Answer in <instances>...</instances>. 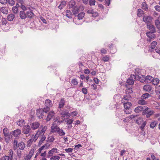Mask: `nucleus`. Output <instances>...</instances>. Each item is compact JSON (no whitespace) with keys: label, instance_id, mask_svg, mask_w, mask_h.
Instances as JSON below:
<instances>
[{"label":"nucleus","instance_id":"obj_1","mask_svg":"<svg viewBox=\"0 0 160 160\" xmlns=\"http://www.w3.org/2000/svg\"><path fill=\"white\" fill-rule=\"evenodd\" d=\"M144 110L142 112V114L143 116H145L147 118L150 117L154 113V111L151 110L147 107H146Z\"/></svg>","mask_w":160,"mask_h":160},{"label":"nucleus","instance_id":"obj_2","mask_svg":"<svg viewBox=\"0 0 160 160\" xmlns=\"http://www.w3.org/2000/svg\"><path fill=\"white\" fill-rule=\"evenodd\" d=\"M32 129L30 125H27L23 126L22 129V132L26 135L29 136L32 133Z\"/></svg>","mask_w":160,"mask_h":160},{"label":"nucleus","instance_id":"obj_3","mask_svg":"<svg viewBox=\"0 0 160 160\" xmlns=\"http://www.w3.org/2000/svg\"><path fill=\"white\" fill-rule=\"evenodd\" d=\"M45 105L46 107L44 108V111H45V112L47 113L50 110V108L51 107L52 105V102L50 100L47 99L45 101Z\"/></svg>","mask_w":160,"mask_h":160},{"label":"nucleus","instance_id":"obj_4","mask_svg":"<svg viewBox=\"0 0 160 160\" xmlns=\"http://www.w3.org/2000/svg\"><path fill=\"white\" fill-rule=\"evenodd\" d=\"M40 125V123L38 122L31 123L30 126L32 130H35L38 128Z\"/></svg>","mask_w":160,"mask_h":160},{"label":"nucleus","instance_id":"obj_5","mask_svg":"<svg viewBox=\"0 0 160 160\" xmlns=\"http://www.w3.org/2000/svg\"><path fill=\"white\" fill-rule=\"evenodd\" d=\"M137 77L134 75H132L127 80V82L129 85H132L134 83V81L133 78L135 80H138L136 79Z\"/></svg>","mask_w":160,"mask_h":160},{"label":"nucleus","instance_id":"obj_6","mask_svg":"<svg viewBox=\"0 0 160 160\" xmlns=\"http://www.w3.org/2000/svg\"><path fill=\"white\" fill-rule=\"evenodd\" d=\"M44 111V108L43 109H41L37 110L36 114L37 116L39 119L43 118L42 116L44 112H45Z\"/></svg>","mask_w":160,"mask_h":160},{"label":"nucleus","instance_id":"obj_7","mask_svg":"<svg viewBox=\"0 0 160 160\" xmlns=\"http://www.w3.org/2000/svg\"><path fill=\"white\" fill-rule=\"evenodd\" d=\"M143 90L146 92H152L153 90L152 86L149 84L143 86Z\"/></svg>","mask_w":160,"mask_h":160},{"label":"nucleus","instance_id":"obj_8","mask_svg":"<svg viewBox=\"0 0 160 160\" xmlns=\"http://www.w3.org/2000/svg\"><path fill=\"white\" fill-rule=\"evenodd\" d=\"M143 21L146 23L150 24L152 20V17L148 16H144L143 18Z\"/></svg>","mask_w":160,"mask_h":160},{"label":"nucleus","instance_id":"obj_9","mask_svg":"<svg viewBox=\"0 0 160 160\" xmlns=\"http://www.w3.org/2000/svg\"><path fill=\"white\" fill-rule=\"evenodd\" d=\"M154 32H148L146 33V35L149 38V39H148L147 41L149 42L151 41V39L154 38L155 37V35L154 34Z\"/></svg>","mask_w":160,"mask_h":160},{"label":"nucleus","instance_id":"obj_10","mask_svg":"<svg viewBox=\"0 0 160 160\" xmlns=\"http://www.w3.org/2000/svg\"><path fill=\"white\" fill-rule=\"evenodd\" d=\"M61 115L62 118H68L71 116L70 114L68 112L65 111H63L61 113Z\"/></svg>","mask_w":160,"mask_h":160},{"label":"nucleus","instance_id":"obj_11","mask_svg":"<svg viewBox=\"0 0 160 160\" xmlns=\"http://www.w3.org/2000/svg\"><path fill=\"white\" fill-rule=\"evenodd\" d=\"M60 128L57 125H55L53 124L51 127V132H58V130H59Z\"/></svg>","mask_w":160,"mask_h":160},{"label":"nucleus","instance_id":"obj_12","mask_svg":"<svg viewBox=\"0 0 160 160\" xmlns=\"http://www.w3.org/2000/svg\"><path fill=\"white\" fill-rule=\"evenodd\" d=\"M18 147L20 150H23L26 147V144L23 142H21L18 143Z\"/></svg>","mask_w":160,"mask_h":160},{"label":"nucleus","instance_id":"obj_13","mask_svg":"<svg viewBox=\"0 0 160 160\" xmlns=\"http://www.w3.org/2000/svg\"><path fill=\"white\" fill-rule=\"evenodd\" d=\"M54 113L53 111L50 112L47 116L46 118L47 121H50V119L54 117Z\"/></svg>","mask_w":160,"mask_h":160},{"label":"nucleus","instance_id":"obj_14","mask_svg":"<svg viewBox=\"0 0 160 160\" xmlns=\"http://www.w3.org/2000/svg\"><path fill=\"white\" fill-rule=\"evenodd\" d=\"M148 28H149L150 30V32H156L155 28L154 26L151 23L150 24H147Z\"/></svg>","mask_w":160,"mask_h":160},{"label":"nucleus","instance_id":"obj_15","mask_svg":"<svg viewBox=\"0 0 160 160\" xmlns=\"http://www.w3.org/2000/svg\"><path fill=\"white\" fill-rule=\"evenodd\" d=\"M15 18V15L12 13L8 14L7 18V20L9 21H12Z\"/></svg>","mask_w":160,"mask_h":160},{"label":"nucleus","instance_id":"obj_16","mask_svg":"<svg viewBox=\"0 0 160 160\" xmlns=\"http://www.w3.org/2000/svg\"><path fill=\"white\" fill-rule=\"evenodd\" d=\"M21 133V130L19 129H17L14 130L12 133V135L15 137H18L20 135Z\"/></svg>","mask_w":160,"mask_h":160},{"label":"nucleus","instance_id":"obj_17","mask_svg":"<svg viewBox=\"0 0 160 160\" xmlns=\"http://www.w3.org/2000/svg\"><path fill=\"white\" fill-rule=\"evenodd\" d=\"M19 16L20 18L22 19H25L27 17V16L25 12L21 11L19 12Z\"/></svg>","mask_w":160,"mask_h":160},{"label":"nucleus","instance_id":"obj_18","mask_svg":"<svg viewBox=\"0 0 160 160\" xmlns=\"http://www.w3.org/2000/svg\"><path fill=\"white\" fill-rule=\"evenodd\" d=\"M145 106H138L135 108L134 111L137 113L141 111L142 112L145 109L144 108H145Z\"/></svg>","mask_w":160,"mask_h":160},{"label":"nucleus","instance_id":"obj_19","mask_svg":"<svg viewBox=\"0 0 160 160\" xmlns=\"http://www.w3.org/2000/svg\"><path fill=\"white\" fill-rule=\"evenodd\" d=\"M26 15L27 17L29 18H32L34 16V14L31 11H28L27 12Z\"/></svg>","mask_w":160,"mask_h":160},{"label":"nucleus","instance_id":"obj_20","mask_svg":"<svg viewBox=\"0 0 160 160\" xmlns=\"http://www.w3.org/2000/svg\"><path fill=\"white\" fill-rule=\"evenodd\" d=\"M49 144L47 143L45 144L44 145L42 146L38 150V152H39V153H40L44 149V148H45V149H47L49 147Z\"/></svg>","mask_w":160,"mask_h":160},{"label":"nucleus","instance_id":"obj_21","mask_svg":"<svg viewBox=\"0 0 160 160\" xmlns=\"http://www.w3.org/2000/svg\"><path fill=\"white\" fill-rule=\"evenodd\" d=\"M124 107V109H129L132 106V103L130 102H123Z\"/></svg>","mask_w":160,"mask_h":160},{"label":"nucleus","instance_id":"obj_22","mask_svg":"<svg viewBox=\"0 0 160 160\" xmlns=\"http://www.w3.org/2000/svg\"><path fill=\"white\" fill-rule=\"evenodd\" d=\"M153 78L151 76H148L146 77V82L147 83H149L152 82Z\"/></svg>","mask_w":160,"mask_h":160},{"label":"nucleus","instance_id":"obj_23","mask_svg":"<svg viewBox=\"0 0 160 160\" xmlns=\"http://www.w3.org/2000/svg\"><path fill=\"white\" fill-rule=\"evenodd\" d=\"M18 5V3L16 5V6H13L12 8V10L13 13L14 14H17L18 12V8L17 5Z\"/></svg>","mask_w":160,"mask_h":160},{"label":"nucleus","instance_id":"obj_24","mask_svg":"<svg viewBox=\"0 0 160 160\" xmlns=\"http://www.w3.org/2000/svg\"><path fill=\"white\" fill-rule=\"evenodd\" d=\"M72 12L73 15L76 16L79 12V10L78 7L77 6L73 8Z\"/></svg>","mask_w":160,"mask_h":160},{"label":"nucleus","instance_id":"obj_25","mask_svg":"<svg viewBox=\"0 0 160 160\" xmlns=\"http://www.w3.org/2000/svg\"><path fill=\"white\" fill-rule=\"evenodd\" d=\"M65 101L63 98L61 99L59 102V108H61L63 107L65 103Z\"/></svg>","mask_w":160,"mask_h":160},{"label":"nucleus","instance_id":"obj_26","mask_svg":"<svg viewBox=\"0 0 160 160\" xmlns=\"http://www.w3.org/2000/svg\"><path fill=\"white\" fill-rule=\"evenodd\" d=\"M3 133L5 137L9 136V130L7 128H5L3 129Z\"/></svg>","mask_w":160,"mask_h":160},{"label":"nucleus","instance_id":"obj_27","mask_svg":"<svg viewBox=\"0 0 160 160\" xmlns=\"http://www.w3.org/2000/svg\"><path fill=\"white\" fill-rule=\"evenodd\" d=\"M25 122L24 120L22 119H20L17 122V124L20 127H22L25 125Z\"/></svg>","mask_w":160,"mask_h":160},{"label":"nucleus","instance_id":"obj_28","mask_svg":"<svg viewBox=\"0 0 160 160\" xmlns=\"http://www.w3.org/2000/svg\"><path fill=\"white\" fill-rule=\"evenodd\" d=\"M0 11L4 14H7L8 13V10L6 7H3L1 8Z\"/></svg>","mask_w":160,"mask_h":160},{"label":"nucleus","instance_id":"obj_29","mask_svg":"<svg viewBox=\"0 0 160 160\" xmlns=\"http://www.w3.org/2000/svg\"><path fill=\"white\" fill-rule=\"evenodd\" d=\"M18 142L17 140H14L13 142V149L14 150L17 149L18 147Z\"/></svg>","mask_w":160,"mask_h":160},{"label":"nucleus","instance_id":"obj_30","mask_svg":"<svg viewBox=\"0 0 160 160\" xmlns=\"http://www.w3.org/2000/svg\"><path fill=\"white\" fill-rule=\"evenodd\" d=\"M69 5L70 8H74L75 7H77V6H75V2L74 1H71L69 3Z\"/></svg>","mask_w":160,"mask_h":160},{"label":"nucleus","instance_id":"obj_31","mask_svg":"<svg viewBox=\"0 0 160 160\" xmlns=\"http://www.w3.org/2000/svg\"><path fill=\"white\" fill-rule=\"evenodd\" d=\"M131 96L130 95H127L126 96H125L122 99V102H125L126 101L127 102H128L129 100L131 98Z\"/></svg>","mask_w":160,"mask_h":160},{"label":"nucleus","instance_id":"obj_32","mask_svg":"<svg viewBox=\"0 0 160 160\" xmlns=\"http://www.w3.org/2000/svg\"><path fill=\"white\" fill-rule=\"evenodd\" d=\"M66 15L67 17L71 18H72V14L69 10H67L66 12Z\"/></svg>","mask_w":160,"mask_h":160},{"label":"nucleus","instance_id":"obj_33","mask_svg":"<svg viewBox=\"0 0 160 160\" xmlns=\"http://www.w3.org/2000/svg\"><path fill=\"white\" fill-rule=\"evenodd\" d=\"M158 123L156 121H153L151 122V123L150 124V127L152 128H153L154 127H155L157 125V124Z\"/></svg>","mask_w":160,"mask_h":160},{"label":"nucleus","instance_id":"obj_34","mask_svg":"<svg viewBox=\"0 0 160 160\" xmlns=\"http://www.w3.org/2000/svg\"><path fill=\"white\" fill-rule=\"evenodd\" d=\"M157 42L156 41H153L151 43L150 45V47L151 49H153L155 47L156 45H157Z\"/></svg>","mask_w":160,"mask_h":160},{"label":"nucleus","instance_id":"obj_35","mask_svg":"<svg viewBox=\"0 0 160 160\" xmlns=\"http://www.w3.org/2000/svg\"><path fill=\"white\" fill-rule=\"evenodd\" d=\"M137 12V15L138 17H140L143 14V11L140 9H138Z\"/></svg>","mask_w":160,"mask_h":160},{"label":"nucleus","instance_id":"obj_36","mask_svg":"<svg viewBox=\"0 0 160 160\" xmlns=\"http://www.w3.org/2000/svg\"><path fill=\"white\" fill-rule=\"evenodd\" d=\"M66 4V3L65 1H62L58 6V8L60 9H61L63 8L65 6Z\"/></svg>","mask_w":160,"mask_h":160},{"label":"nucleus","instance_id":"obj_37","mask_svg":"<svg viewBox=\"0 0 160 160\" xmlns=\"http://www.w3.org/2000/svg\"><path fill=\"white\" fill-rule=\"evenodd\" d=\"M13 152L12 149H10L8 152V156H7L8 158H13Z\"/></svg>","mask_w":160,"mask_h":160},{"label":"nucleus","instance_id":"obj_38","mask_svg":"<svg viewBox=\"0 0 160 160\" xmlns=\"http://www.w3.org/2000/svg\"><path fill=\"white\" fill-rule=\"evenodd\" d=\"M142 8L146 11H147L148 10V7L147 5L145 2H143L142 3Z\"/></svg>","mask_w":160,"mask_h":160},{"label":"nucleus","instance_id":"obj_39","mask_svg":"<svg viewBox=\"0 0 160 160\" xmlns=\"http://www.w3.org/2000/svg\"><path fill=\"white\" fill-rule=\"evenodd\" d=\"M138 102L139 104L143 105H146L147 103L146 101L145 100L142 99H141L139 100L138 101Z\"/></svg>","mask_w":160,"mask_h":160},{"label":"nucleus","instance_id":"obj_40","mask_svg":"<svg viewBox=\"0 0 160 160\" xmlns=\"http://www.w3.org/2000/svg\"><path fill=\"white\" fill-rule=\"evenodd\" d=\"M39 132V131H38L37 132L35 135L33 137H32V138H32V140H33L34 142H35L37 140V139L38 138V133Z\"/></svg>","mask_w":160,"mask_h":160},{"label":"nucleus","instance_id":"obj_41","mask_svg":"<svg viewBox=\"0 0 160 160\" xmlns=\"http://www.w3.org/2000/svg\"><path fill=\"white\" fill-rule=\"evenodd\" d=\"M85 15V13L84 12H82L78 14V15H77L78 17V19H82L84 17Z\"/></svg>","mask_w":160,"mask_h":160},{"label":"nucleus","instance_id":"obj_42","mask_svg":"<svg viewBox=\"0 0 160 160\" xmlns=\"http://www.w3.org/2000/svg\"><path fill=\"white\" fill-rule=\"evenodd\" d=\"M58 133L59 136H64L65 134V133L64 132L63 130L60 128H59V130H58Z\"/></svg>","mask_w":160,"mask_h":160},{"label":"nucleus","instance_id":"obj_43","mask_svg":"<svg viewBox=\"0 0 160 160\" xmlns=\"http://www.w3.org/2000/svg\"><path fill=\"white\" fill-rule=\"evenodd\" d=\"M139 80L142 82L146 81V77L145 76L142 75L138 78Z\"/></svg>","mask_w":160,"mask_h":160},{"label":"nucleus","instance_id":"obj_44","mask_svg":"<svg viewBox=\"0 0 160 160\" xmlns=\"http://www.w3.org/2000/svg\"><path fill=\"white\" fill-rule=\"evenodd\" d=\"M133 92L132 89L131 88H129L126 89V93L128 94V95H130V94L132 93Z\"/></svg>","mask_w":160,"mask_h":160},{"label":"nucleus","instance_id":"obj_45","mask_svg":"<svg viewBox=\"0 0 160 160\" xmlns=\"http://www.w3.org/2000/svg\"><path fill=\"white\" fill-rule=\"evenodd\" d=\"M143 121V119L141 118H138L136 120V123L138 124H141Z\"/></svg>","mask_w":160,"mask_h":160},{"label":"nucleus","instance_id":"obj_46","mask_svg":"<svg viewBox=\"0 0 160 160\" xmlns=\"http://www.w3.org/2000/svg\"><path fill=\"white\" fill-rule=\"evenodd\" d=\"M46 139V137L44 135H42V137L41 139L39 141V142L38 143V145L39 146L41 145L43 142Z\"/></svg>","mask_w":160,"mask_h":160},{"label":"nucleus","instance_id":"obj_47","mask_svg":"<svg viewBox=\"0 0 160 160\" xmlns=\"http://www.w3.org/2000/svg\"><path fill=\"white\" fill-rule=\"evenodd\" d=\"M33 141V140H32V138H31V139H29L27 142V147H30Z\"/></svg>","mask_w":160,"mask_h":160},{"label":"nucleus","instance_id":"obj_48","mask_svg":"<svg viewBox=\"0 0 160 160\" xmlns=\"http://www.w3.org/2000/svg\"><path fill=\"white\" fill-rule=\"evenodd\" d=\"M60 157L58 156H54L50 158L51 160H59Z\"/></svg>","mask_w":160,"mask_h":160},{"label":"nucleus","instance_id":"obj_49","mask_svg":"<svg viewBox=\"0 0 160 160\" xmlns=\"http://www.w3.org/2000/svg\"><path fill=\"white\" fill-rule=\"evenodd\" d=\"M159 80L158 78L153 79L152 81V84L154 85H157L159 83Z\"/></svg>","mask_w":160,"mask_h":160},{"label":"nucleus","instance_id":"obj_50","mask_svg":"<svg viewBox=\"0 0 160 160\" xmlns=\"http://www.w3.org/2000/svg\"><path fill=\"white\" fill-rule=\"evenodd\" d=\"M71 83L73 85L76 86L78 84V82L77 80L76 79H72L71 81Z\"/></svg>","mask_w":160,"mask_h":160},{"label":"nucleus","instance_id":"obj_51","mask_svg":"<svg viewBox=\"0 0 160 160\" xmlns=\"http://www.w3.org/2000/svg\"><path fill=\"white\" fill-rule=\"evenodd\" d=\"M155 92L157 94L160 93V86L157 85L156 86Z\"/></svg>","mask_w":160,"mask_h":160},{"label":"nucleus","instance_id":"obj_52","mask_svg":"<svg viewBox=\"0 0 160 160\" xmlns=\"http://www.w3.org/2000/svg\"><path fill=\"white\" fill-rule=\"evenodd\" d=\"M147 124V122L146 121L144 122L140 126V128L142 131H143V129L146 125Z\"/></svg>","mask_w":160,"mask_h":160},{"label":"nucleus","instance_id":"obj_53","mask_svg":"<svg viewBox=\"0 0 160 160\" xmlns=\"http://www.w3.org/2000/svg\"><path fill=\"white\" fill-rule=\"evenodd\" d=\"M48 139V141L50 142H53L55 139V138L53 136H49Z\"/></svg>","mask_w":160,"mask_h":160},{"label":"nucleus","instance_id":"obj_54","mask_svg":"<svg viewBox=\"0 0 160 160\" xmlns=\"http://www.w3.org/2000/svg\"><path fill=\"white\" fill-rule=\"evenodd\" d=\"M150 96V95L148 93H146L143 94L142 96V98H143V99H145L149 97Z\"/></svg>","mask_w":160,"mask_h":160},{"label":"nucleus","instance_id":"obj_55","mask_svg":"<svg viewBox=\"0 0 160 160\" xmlns=\"http://www.w3.org/2000/svg\"><path fill=\"white\" fill-rule=\"evenodd\" d=\"M47 129V128L45 126L41 130L40 132L39 133V134L41 135H42L44 134L45 133V131H46Z\"/></svg>","mask_w":160,"mask_h":160},{"label":"nucleus","instance_id":"obj_56","mask_svg":"<svg viewBox=\"0 0 160 160\" xmlns=\"http://www.w3.org/2000/svg\"><path fill=\"white\" fill-rule=\"evenodd\" d=\"M17 155L19 158H20L22 156V151L18 150L17 151Z\"/></svg>","mask_w":160,"mask_h":160},{"label":"nucleus","instance_id":"obj_57","mask_svg":"<svg viewBox=\"0 0 160 160\" xmlns=\"http://www.w3.org/2000/svg\"><path fill=\"white\" fill-rule=\"evenodd\" d=\"M7 2H8L9 4L11 6H13L15 4V1L14 0H8Z\"/></svg>","mask_w":160,"mask_h":160},{"label":"nucleus","instance_id":"obj_58","mask_svg":"<svg viewBox=\"0 0 160 160\" xmlns=\"http://www.w3.org/2000/svg\"><path fill=\"white\" fill-rule=\"evenodd\" d=\"M155 25L158 26L160 24V16H159L158 19H157L155 21Z\"/></svg>","mask_w":160,"mask_h":160},{"label":"nucleus","instance_id":"obj_59","mask_svg":"<svg viewBox=\"0 0 160 160\" xmlns=\"http://www.w3.org/2000/svg\"><path fill=\"white\" fill-rule=\"evenodd\" d=\"M73 149L72 148H66L65 149V151L66 152L69 153V152H72L73 151Z\"/></svg>","mask_w":160,"mask_h":160},{"label":"nucleus","instance_id":"obj_60","mask_svg":"<svg viewBox=\"0 0 160 160\" xmlns=\"http://www.w3.org/2000/svg\"><path fill=\"white\" fill-rule=\"evenodd\" d=\"M124 112L125 114H130L131 112L129 109H124Z\"/></svg>","mask_w":160,"mask_h":160},{"label":"nucleus","instance_id":"obj_61","mask_svg":"<svg viewBox=\"0 0 160 160\" xmlns=\"http://www.w3.org/2000/svg\"><path fill=\"white\" fill-rule=\"evenodd\" d=\"M89 4L91 6H94L95 5V0H90Z\"/></svg>","mask_w":160,"mask_h":160},{"label":"nucleus","instance_id":"obj_62","mask_svg":"<svg viewBox=\"0 0 160 160\" xmlns=\"http://www.w3.org/2000/svg\"><path fill=\"white\" fill-rule=\"evenodd\" d=\"M62 122V121L59 120H56L53 122V124L54 125H58L61 122Z\"/></svg>","mask_w":160,"mask_h":160},{"label":"nucleus","instance_id":"obj_63","mask_svg":"<svg viewBox=\"0 0 160 160\" xmlns=\"http://www.w3.org/2000/svg\"><path fill=\"white\" fill-rule=\"evenodd\" d=\"M34 149H32L30 151L29 153L28 154V155H30V156L32 157V156L34 152Z\"/></svg>","mask_w":160,"mask_h":160},{"label":"nucleus","instance_id":"obj_64","mask_svg":"<svg viewBox=\"0 0 160 160\" xmlns=\"http://www.w3.org/2000/svg\"><path fill=\"white\" fill-rule=\"evenodd\" d=\"M82 147V146L80 144H78L77 145H76L75 146L74 149L75 150H78L80 148Z\"/></svg>","mask_w":160,"mask_h":160}]
</instances>
